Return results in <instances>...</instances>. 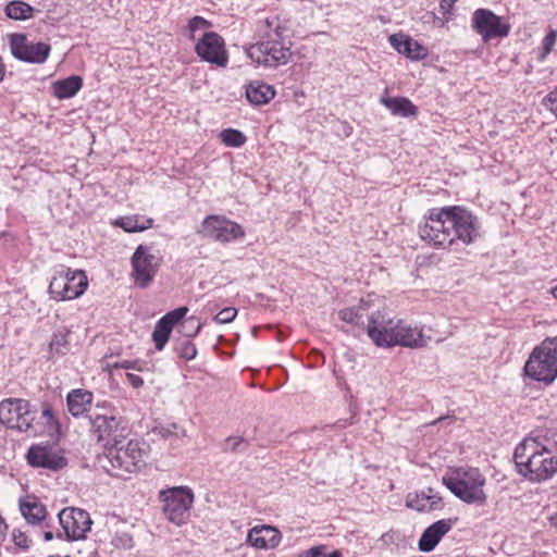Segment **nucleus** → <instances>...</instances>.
I'll return each mask as SVG.
<instances>
[{"instance_id":"f257e3e1","label":"nucleus","mask_w":557,"mask_h":557,"mask_svg":"<svg viewBox=\"0 0 557 557\" xmlns=\"http://www.w3.org/2000/svg\"><path fill=\"white\" fill-rule=\"evenodd\" d=\"M422 240L437 248L458 249V246H469L484 235L482 223L478 215L461 206L433 208L424 215V222L418 226Z\"/></svg>"},{"instance_id":"f03ea898","label":"nucleus","mask_w":557,"mask_h":557,"mask_svg":"<svg viewBox=\"0 0 557 557\" xmlns=\"http://www.w3.org/2000/svg\"><path fill=\"white\" fill-rule=\"evenodd\" d=\"M517 473L530 483L539 484L557 474V434L548 431L527 436L515 448Z\"/></svg>"},{"instance_id":"7ed1b4c3","label":"nucleus","mask_w":557,"mask_h":557,"mask_svg":"<svg viewBox=\"0 0 557 557\" xmlns=\"http://www.w3.org/2000/svg\"><path fill=\"white\" fill-rule=\"evenodd\" d=\"M289 30L286 20L280 16L265 18L258 27L256 41L246 47L247 57L259 66L277 69L287 64L293 57L290 41L284 40V33Z\"/></svg>"},{"instance_id":"20e7f679","label":"nucleus","mask_w":557,"mask_h":557,"mask_svg":"<svg viewBox=\"0 0 557 557\" xmlns=\"http://www.w3.org/2000/svg\"><path fill=\"white\" fill-rule=\"evenodd\" d=\"M367 334L370 339L383 348L404 346L409 348H421L426 345L422 330L411 327L401 320L394 321L385 312L374 311L367 323Z\"/></svg>"},{"instance_id":"39448f33","label":"nucleus","mask_w":557,"mask_h":557,"mask_svg":"<svg viewBox=\"0 0 557 557\" xmlns=\"http://www.w3.org/2000/svg\"><path fill=\"white\" fill-rule=\"evenodd\" d=\"M87 419L91 437L106 449L122 444L128 435L127 420L108 401L98 403Z\"/></svg>"},{"instance_id":"423d86ee","label":"nucleus","mask_w":557,"mask_h":557,"mask_svg":"<svg viewBox=\"0 0 557 557\" xmlns=\"http://www.w3.org/2000/svg\"><path fill=\"white\" fill-rule=\"evenodd\" d=\"M442 482L456 497L467 504L486 503L487 497L483 491L485 478L478 468H458L453 475H444Z\"/></svg>"},{"instance_id":"0eeeda50","label":"nucleus","mask_w":557,"mask_h":557,"mask_svg":"<svg viewBox=\"0 0 557 557\" xmlns=\"http://www.w3.org/2000/svg\"><path fill=\"white\" fill-rule=\"evenodd\" d=\"M523 371L533 381L550 385L557 379V337H548L535 347Z\"/></svg>"},{"instance_id":"6e6552de","label":"nucleus","mask_w":557,"mask_h":557,"mask_svg":"<svg viewBox=\"0 0 557 557\" xmlns=\"http://www.w3.org/2000/svg\"><path fill=\"white\" fill-rule=\"evenodd\" d=\"M0 423L21 433L39 431L37 408L27 399H3L0 401Z\"/></svg>"},{"instance_id":"1a4fd4ad","label":"nucleus","mask_w":557,"mask_h":557,"mask_svg":"<svg viewBox=\"0 0 557 557\" xmlns=\"http://www.w3.org/2000/svg\"><path fill=\"white\" fill-rule=\"evenodd\" d=\"M106 450L109 466L103 467L113 476L124 478L126 473L137 472L144 465V450L137 441H129L125 447L110 446Z\"/></svg>"},{"instance_id":"9d476101","label":"nucleus","mask_w":557,"mask_h":557,"mask_svg":"<svg viewBox=\"0 0 557 557\" xmlns=\"http://www.w3.org/2000/svg\"><path fill=\"white\" fill-rule=\"evenodd\" d=\"M159 499L163 503L162 510L170 522L176 525L187 522L194 503V493L189 487L174 486L162 490Z\"/></svg>"},{"instance_id":"9b49d317","label":"nucleus","mask_w":557,"mask_h":557,"mask_svg":"<svg viewBox=\"0 0 557 557\" xmlns=\"http://www.w3.org/2000/svg\"><path fill=\"white\" fill-rule=\"evenodd\" d=\"M9 47L12 55L22 62L42 64L49 58L51 47L42 41H29L26 34L13 33L9 35Z\"/></svg>"},{"instance_id":"f8f14e48","label":"nucleus","mask_w":557,"mask_h":557,"mask_svg":"<svg viewBox=\"0 0 557 557\" xmlns=\"http://www.w3.org/2000/svg\"><path fill=\"white\" fill-rule=\"evenodd\" d=\"M58 519L63 533H57V537L62 540L64 535L69 542L85 539L92 525L89 513L81 508H64L58 513Z\"/></svg>"},{"instance_id":"ddd939ff","label":"nucleus","mask_w":557,"mask_h":557,"mask_svg":"<svg viewBox=\"0 0 557 557\" xmlns=\"http://www.w3.org/2000/svg\"><path fill=\"white\" fill-rule=\"evenodd\" d=\"M197 233L220 243H230L245 236L242 225L221 215L205 218Z\"/></svg>"},{"instance_id":"4468645a","label":"nucleus","mask_w":557,"mask_h":557,"mask_svg":"<svg viewBox=\"0 0 557 557\" xmlns=\"http://www.w3.org/2000/svg\"><path fill=\"white\" fill-rule=\"evenodd\" d=\"M131 263L132 277L135 284L140 288H147L159 269V260L151 253V247L138 245L132 256Z\"/></svg>"},{"instance_id":"2eb2a0df","label":"nucleus","mask_w":557,"mask_h":557,"mask_svg":"<svg viewBox=\"0 0 557 557\" xmlns=\"http://www.w3.org/2000/svg\"><path fill=\"white\" fill-rule=\"evenodd\" d=\"M195 52L202 61L220 67L228 63L224 39L215 32H205L195 46Z\"/></svg>"},{"instance_id":"dca6fc26","label":"nucleus","mask_w":557,"mask_h":557,"mask_svg":"<svg viewBox=\"0 0 557 557\" xmlns=\"http://www.w3.org/2000/svg\"><path fill=\"white\" fill-rule=\"evenodd\" d=\"M27 463L33 468H44L58 472L67 466V459L51 447L32 445L26 454Z\"/></svg>"},{"instance_id":"f3484780","label":"nucleus","mask_w":557,"mask_h":557,"mask_svg":"<svg viewBox=\"0 0 557 557\" xmlns=\"http://www.w3.org/2000/svg\"><path fill=\"white\" fill-rule=\"evenodd\" d=\"M405 504L407 508L423 513L442 510L444 507L442 496L433 487L409 492L406 495Z\"/></svg>"},{"instance_id":"a211bd4d","label":"nucleus","mask_w":557,"mask_h":557,"mask_svg":"<svg viewBox=\"0 0 557 557\" xmlns=\"http://www.w3.org/2000/svg\"><path fill=\"white\" fill-rule=\"evenodd\" d=\"M455 519H441L429 525L418 541V549L422 553H431L441 540L451 530Z\"/></svg>"},{"instance_id":"6ab92c4d","label":"nucleus","mask_w":557,"mask_h":557,"mask_svg":"<svg viewBox=\"0 0 557 557\" xmlns=\"http://www.w3.org/2000/svg\"><path fill=\"white\" fill-rule=\"evenodd\" d=\"M281 540V532L268 524L256 525L247 534V543L257 549L275 548Z\"/></svg>"},{"instance_id":"aec40b11","label":"nucleus","mask_w":557,"mask_h":557,"mask_svg":"<svg viewBox=\"0 0 557 557\" xmlns=\"http://www.w3.org/2000/svg\"><path fill=\"white\" fill-rule=\"evenodd\" d=\"M389 44L398 53L411 60H422L426 55V50L417 40L401 33L391 35Z\"/></svg>"},{"instance_id":"412c9836","label":"nucleus","mask_w":557,"mask_h":557,"mask_svg":"<svg viewBox=\"0 0 557 557\" xmlns=\"http://www.w3.org/2000/svg\"><path fill=\"white\" fill-rule=\"evenodd\" d=\"M37 423L39 431H28L27 434L34 436L48 434L50 436L59 435L61 432V424L55 417L52 406L49 403H41V411L37 409Z\"/></svg>"},{"instance_id":"4be33fe9","label":"nucleus","mask_w":557,"mask_h":557,"mask_svg":"<svg viewBox=\"0 0 557 557\" xmlns=\"http://www.w3.org/2000/svg\"><path fill=\"white\" fill-rule=\"evenodd\" d=\"M92 399L94 395L91 392L82 388L73 389L66 396L67 410L74 418H78L84 413L87 416L92 411L90 408Z\"/></svg>"},{"instance_id":"5701e85b","label":"nucleus","mask_w":557,"mask_h":557,"mask_svg":"<svg viewBox=\"0 0 557 557\" xmlns=\"http://www.w3.org/2000/svg\"><path fill=\"white\" fill-rule=\"evenodd\" d=\"M18 507L22 516L30 524H39L47 516L46 506L34 495L20 498Z\"/></svg>"},{"instance_id":"b1692460","label":"nucleus","mask_w":557,"mask_h":557,"mask_svg":"<svg viewBox=\"0 0 557 557\" xmlns=\"http://www.w3.org/2000/svg\"><path fill=\"white\" fill-rule=\"evenodd\" d=\"M496 14L488 9H478L472 16V28L482 37L483 42L493 39Z\"/></svg>"},{"instance_id":"393cba45","label":"nucleus","mask_w":557,"mask_h":557,"mask_svg":"<svg viewBox=\"0 0 557 557\" xmlns=\"http://www.w3.org/2000/svg\"><path fill=\"white\" fill-rule=\"evenodd\" d=\"M275 97L273 86L260 81L250 82L246 87V98L252 106H263Z\"/></svg>"},{"instance_id":"a878e982","label":"nucleus","mask_w":557,"mask_h":557,"mask_svg":"<svg viewBox=\"0 0 557 557\" xmlns=\"http://www.w3.org/2000/svg\"><path fill=\"white\" fill-rule=\"evenodd\" d=\"M381 103L384 104L393 115L409 117L418 113V108L405 97H382Z\"/></svg>"},{"instance_id":"bb28decb","label":"nucleus","mask_w":557,"mask_h":557,"mask_svg":"<svg viewBox=\"0 0 557 557\" xmlns=\"http://www.w3.org/2000/svg\"><path fill=\"white\" fill-rule=\"evenodd\" d=\"M83 87V78L78 75H71L53 83V95L58 99L74 97Z\"/></svg>"},{"instance_id":"cd10ccee","label":"nucleus","mask_w":557,"mask_h":557,"mask_svg":"<svg viewBox=\"0 0 557 557\" xmlns=\"http://www.w3.org/2000/svg\"><path fill=\"white\" fill-rule=\"evenodd\" d=\"M66 286L69 289L66 300H72L81 297L88 287V278L83 270H72L70 275H66Z\"/></svg>"},{"instance_id":"c85d7f7f","label":"nucleus","mask_w":557,"mask_h":557,"mask_svg":"<svg viewBox=\"0 0 557 557\" xmlns=\"http://www.w3.org/2000/svg\"><path fill=\"white\" fill-rule=\"evenodd\" d=\"M70 273L71 269L64 265H61L60 270L55 271L48 287V292L52 299L57 301L66 300L69 289L65 288L67 283L65 277L66 275H70Z\"/></svg>"},{"instance_id":"c756f323","label":"nucleus","mask_w":557,"mask_h":557,"mask_svg":"<svg viewBox=\"0 0 557 557\" xmlns=\"http://www.w3.org/2000/svg\"><path fill=\"white\" fill-rule=\"evenodd\" d=\"M151 218L144 219L138 216H121L116 220L115 225L123 228L127 233L143 232L152 226Z\"/></svg>"},{"instance_id":"7c9ffc66","label":"nucleus","mask_w":557,"mask_h":557,"mask_svg":"<svg viewBox=\"0 0 557 557\" xmlns=\"http://www.w3.org/2000/svg\"><path fill=\"white\" fill-rule=\"evenodd\" d=\"M36 10L28 2H8L4 8L5 15L14 21H25L33 17Z\"/></svg>"},{"instance_id":"2f4dec72","label":"nucleus","mask_w":557,"mask_h":557,"mask_svg":"<svg viewBox=\"0 0 557 557\" xmlns=\"http://www.w3.org/2000/svg\"><path fill=\"white\" fill-rule=\"evenodd\" d=\"M172 331L173 330L161 318L157 321L151 337L158 351L164 349L171 337Z\"/></svg>"},{"instance_id":"473e14b6","label":"nucleus","mask_w":557,"mask_h":557,"mask_svg":"<svg viewBox=\"0 0 557 557\" xmlns=\"http://www.w3.org/2000/svg\"><path fill=\"white\" fill-rule=\"evenodd\" d=\"M69 335L70 331L66 327L58 329L50 341V350L58 355H65L69 351Z\"/></svg>"},{"instance_id":"72a5a7b5","label":"nucleus","mask_w":557,"mask_h":557,"mask_svg":"<svg viewBox=\"0 0 557 557\" xmlns=\"http://www.w3.org/2000/svg\"><path fill=\"white\" fill-rule=\"evenodd\" d=\"M173 349L180 358L187 361L195 359L197 356L196 345L190 339L174 338Z\"/></svg>"},{"instance_id":"f704fd0d","label":"nucleus","mask_w":557,"mask_h":557,"mask_svg":"<svg viewBox=\"0 0 557 557\" xmlns=\"http://www.w3.org/2000/svg\"><path fill=\"white\" fill-rule=\"evenodd\" d=\"M220 138L226 147L239 148L247 138L243 132L235 128H225L220 133Z\"/></svg>"},{"instance_id":"c9c22d12","label":"nucleus","mask_w":557,"mask_h":557,"mask_svg":"<svg viewBox=\"0 0 557 557\" xmlns=\"http://www.w3.org/2000/svg\"><path fill=\"white\" fill-rule=\"evenodd\" d=\"M338 317L342 321L354 324V325H362L363 329L367 331V325L364 324L363 320V312L356 309L355 307H348L339 310Z\"/></svg>"},{"instance_id":"e433bc0d","label":"nucleus","mask_w":557,"mask_h":557,"mask_svg":"<svg viewBox=\"0 0 557 557\" xmlns=\"http://www.w3.org/2000/svg\"><path fill=\"white\" fill-rule=\"evenodd\" d=\"M201 323L198 321L196 317H189L186 319L182 324L181 329L178 330L180 333L186 338L189 339L191 337H195L198 335V333L201 330Z\"/></svg>"},{"instance_id":"4c0bfd02","label":"nucleus","mask_w":557,"mask_h":557,"mask_svg":"<svg viewBox=\"0 0 557 557\" xmlns=\"http://www.w3.org/2000/svg\"><path fill=\"white\" fill-rule=\"evenodd\" d=\"M188 312V308L185 306L178 307L166 312L161 319L173 330L174 326L182 323Z\"/></svg>"},{"instance_id":"58836bf2","label":"nucleus","mask_w":557,"mask_h":557,"mask_svg":"<svg viewBox=\"0 0 557 557\" xmlns=\"http://www.w3.org/2000/svg\"><path fill=\"white\" fill-rule=\"evenodd\" d=\"M325 545H317L306 549L299 554V557H343V554L338 549H334L333 552L326 554Z\"/></svg>"},{"instance_id":"ea45409f","label":"nucleus","mask_w":557,"mask_h":557,"mask_svg":"<svg viewBox=\"0 0 557 557\" xmlns=\"http://www.w3.org/2000/svg\"><path fill=\"white\" fill-rule=\"evenodd\" d=\"M510 28V24L503 16L496 15L493 28V39L507 37Z\"/></svg>"},{"instance_id":"a19ab883","label":"nucleus","mask_w":557,"mask_h":557,"mask_svg":"<svg viewBox=\"0 0 557 557\" xmlns=\"http://www.w3.org/2000/svg\"><path fill=\"white\" fill-rule=\"evenodd\" d=\"M248 443L243 437L230 436L225 441L224 450H228L232 453H243L246 451Z\"/></svg>"},{"instance_id":"79ce46f5","label":"nucleus","mask_w":557,"mask_h":557,"mask_svg":"<svg viewBox=\"0 0 557 557\" xmlns=\"http://www.w3.org/2000/svg\"><path fill=\"white\" fill-rule=\"evenodd\" d=\"M237 315V309L227 307L220 310L213 318V321L219 324L231 323Z\"/></svg>"},{"instance_id":"37998d69","label":"nucleus","mask_w":557,"mask_h":557,"mask_svg":"<svg viewBox=\"0 0 557 557\" xmlns=\"http://www.w3.org/2000/svg\"><path fill=\"white\" fill-rule=\"evenodd\" d=\"M210 26V23L201 16H194L188 22V30L190 38L195 37V32Z\"/></svg>"},{"instance_id":"c03bdc74","label":"nucleus","mask_w":557,"mask_h":557,"mask_svg":"<svg viewBox=\"0 0 557 557\" xmlns=\"http://www.w3.org/2000/svg\"><path fill=\"white\" fill-rule=\"evenodd\" d=\"M555 41H556V32L555 30H549L545 37L543 38V41H542V49H543V54L546 55L548 54L554 45H555Z\"/></svg>"},{"instance_id":"a18cd8bd","label":"nucleus","mask_w":557,"mask_h":557,"mask_svg":"<svg viewBox=\"0 0 557 557\" xmlns=\"http://www.w3.org/2000/svg\"><path fill=\"white\" fill-rule=\"evenodd\" d=\"M114 368L143 371V362L140 360H124L122 362L115 363Z\"/></svg>"},{"instance_id":"49530a36","label":"nucleus","mask_w":557,"mask_h":557,"mask_svg":"<svg viewBox=\"0 0 557 557\" xmlns=\"http://www.w3.org/2000/svg\"><path fill=\"white\" fill-rule=\"evenodd\" d=\"M13 541L15 543V545H17L18 547L21 548H24V549H27L29 548V540L27 537V535L23 532H13Z\"/></svg>"},{"instance_id":"de8ad7c7","label":"nucleus","mask_w":557,"mask_h":557,"mask_svg":"<svg viewBox=\"0 0 557 557\" xmlns=\"http://www.w3.org/2000/svg\"><path fill=\"white\" fill-rule=\"evenodd\" d=\"M126 377H127V381L128 383L134 387V388H139L144 385V380L141 376L137 375V374H134V373H126Z\"/></svg>"},{"instance_id":"09e8293b","label":"nucleus","mask_w":557,"mask_h":557,"mask_svg":"<svg viewBox=\"0 0 557 557\" xmlns=\"http://www.w3.org/2000/svg\"><path fill=\"white\" fill-rule=\"evenodd\" d=\"M177 429V425L175 423L171 424L170 426H160L159 428V434L162 437H169L170 435L174 434V430Z\"/></svg>"},{"instance_id":"8fccbe9b","label":"nucleus","mask_w":557,"mask_h":557,"mask_svg":"<svg viewBox=\"0 0 557 557\" xmlns=\"http://www.w3.org/2000/svg\"><path fill=\"white\" fill-rule=\"evenodd\" d=\"M355 308L360 310L361 312H363V317L367 315L368 320H369V317L373 313V312H371L369 315L367 314V312L370 308V302L364 299H360L359 304L357 306H355Z\"/></svg>"},{"instance_id":"3c124183","label":"nucleus","mask_w":557,"mask_h":557,"mask_svg":"<svg viewBox=\"0 0 557 557\" xmlns=\"http://www.w3.org/2000/svg\"><path fill=\"white\" fill-rule=\"evenodd\" d=\"M7 528L4 519L0 516V541L3 540Z\"/></svg>"},{"instance_id":"603ef678","label":"nucleus","mask_w":557,"mask_h":557,"mask_svg":"<svg viewBox=\"0 0 557 557\" xmlns=\"http://www.w3.org/2000/svg\"><path fill=\"white\" fill-rule=\"evenodd\" d=\"M454 3L455 2H440V5L444 12H448L449 10L453 9Z\"/></svg>"},{"instance_id":"864d4df0","label":"nucleus","mask_w":557,"mask_h":557,"mask_svg":"<svg viewBox=\"0 0 557 557\" xmlns=\"http://www.w3.org/2000/svg\"><path fill=\"white\" fill-rule=\"evenodd\" d=\"M42 537L46 542H49V541L53 540L54 534L52 531H45L42 534Z\"/></svg>"},{"instance_id":"5fc2aeb1","label":"nucleus","mask_w":557,"mask_h":557,"mask_svg":"<svg viewBox=\"0 0 557 557\" xmlns=\"http://www.w3.org/2000/svg\"><path fill=\"white\" fill-rule=\"evenodd\" d=\"M5 75V65L2 62V59L0 58V83L3 81Z\"/></svg>"},{"instance_id":"6e6d98bb","label":"nucleus","mask_w":557,"mask_h":557,"mask_svg":"<svg viewBox=\"0 0 557 557\" xmlns=\"http://www.w3.org/2000/svg\"><path fill=\"white\" fill-rule=\"evenodd\" d=\"M552 295L557 299V285L552 288Z\"/></svg>"}]
</instances>
